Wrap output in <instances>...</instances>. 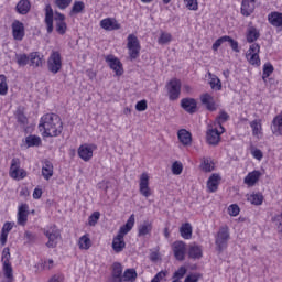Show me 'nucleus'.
<instances>
[{"mask_svg": "<svg viewBox=\"0 0 282 282\" xmlns=\"http://www.w3.org/2000/svg\"><path fill=\"white\" fill-rule=\"evenodd\" d=\"M44 138H58L63 133V120L56 113L44 115L39 124Z\"/></svg>", "mask_w": 282, "mask_h": 282, "instance_id": "obj_1", "label": "nucleus"}, {"mask_svg": "<svg viewBox=\"0 0 282 282\" xmlns=\"http://www.w3.org/2000/svg\"><path fill=\"white\" fill-rule=\"evenodd\" d=\"M10 248H4L2 251V272L3 279L2 282H14V271L12 269V263L10 262Z\"/></svg>", "mask_w": 282, "mask_h": 282, "instance_id": "obj_2", "label": "nucleus"}, {"mask_svg": "<svg viewBox=\"0 0 282 282\" xmlns=\"http://www.w3.org/2000/svg\"><path fill=\"white\" fill-rule=\"evenodd\" d=\"M228 241H230V228L228 226H221L215 236L216 250L221 254L228 248Z\"/></svg>", "mask_w": 282, "mask_h": 282, "instance_id": "obj_3", "label": "nucleus"}, {"mask_svg": "<svg viewBox=\"0 0 282 282\" xmlns=\"http://www.w3.org/2000/svg\"><path fill=\"white\" fill-rule=\"evenodd\" d=\"M47 70L51 74H58L61 69H63V57L61 56V52L52 51L51 55L46 62Z\"/></svg>", "mask_w": 282, "mask_h": 282, "instance_id": "obj_4", "label": "nucleus"}, {"mask_svg": "<svg viewBox=\"0 0 282 282\" xmlns=\"http://www.w3.org/2000/svg\"><path fill=\"white\" fill-rule=\"evenodd\" d=\"M45 237L48 239L46 242L47 248H56L58 239H61V229L56 225L48 226L43 229Z\"/></svg>", "mask_w": 282, "mask_h": 282, "instance_id": "obj_5", "label": "nucleus"}, {"mask_svg": "<svg viewBox=\"0 0 282 282\" xmlns=\"http://www.w3.org/2000/svg\"><path fill=\"white\" fill-rule=\"evenodd\" d=\"M130 61H135V58L140 57V50L142 47L140 46V40H138V36L130 34L128 35V44H127Z\"/></svg>", "mask_w": 282, "mask_h": 282, "instance_id": "obj_6", "label": "nucleus"}, {"mask_svg": "<svg viewBox=\"0 0 282 282\" xmlns=\"http://www.w3.org/2000/svg\"><path fill=\"white\" fill-rule=\"evenodd\" d=\"M261 52V46L258 43L250 45L249 50L246 53V58L249 65H256L259 67L261 65V58H259V53Z\"/></svg>", "mask_w": 282, "mask_h": 282, "instance_id": "obj_7", "label": "nucleus"}, {"mask_svg": "<svg viewBox=\"0 0 282 282\" xmlns=\"http://www.w3.org/2000/svg\"><path fill=\"white\" fill-rule=\"evenodd\" d=\"M166 89L169 99L177 100L180 98V94H182V82L177 78H174L166 84Z\"/></svg>", "mask_w": 282, "mask_h": 282, "instance_id": "obj_8", "label": "nucleus"}, {"mask_svg": "<svg viewBox=\"0 0 282 282\" xmlns=\"http://www.w3.org/2000/svg\"><path fill=\"white\" fill-rule=\"evenodd\" d=\"M10 176L13 180H25L28 177V172L21 169V161L17 158L11 161Z\"/></svg>", "mask_w": 282, "mask_h": 282, "instance_id": "obj_9", "label": "nucleus"}, {"mask_svg": "<svg viewBox=\"0 0 282 282\" xmlns=\"http://www.w3.org/2000/svg\"><path fill=\"white\" fill-rule=\"evenodd\" d=\"M96 149H98L96 144H82L78 148V155L82 160H84V162H89V160L94 158V151H96Z\"/></svg>", "mask_w": 282, "mask_h": 282, "instance_id": "obj_10", "label": "nucleus"}, {"mask_svg": "<svg viewBox=\"0 0 282 282\" xmlns=\"http://www.w3.org/2000/svg\"><path fill=\"white\" fill-rule=\"evenodd\" d=\"M12 36L14 41H23L25 39V24L19 20H14L11 24Z\"/></svg>", "mask_w": 282, "mask_h": 282, "instance_id": "obj_11", "label": "nucleus"}, {"mask_svg": "<svg viewBox=\"0 0 282 282\" xmlns=\"http://www.w3.org/2000/svg\"><path fill=\"white\" fill-rule=\"evenodd\" d=\"M105 61L109 65L110 69L116 73L117 76H122V62H120L118 57H116L115 55H107Z\"/></svg>", "mask_w": 282, "mask_h": 282, "instance_id": "obj_12", "label": "nucleus"}, {"mask_svg": "<svg viewBox=\"0 0 282 282\" xmlns=\"http://www.w3.org/2000/svg\"><path fill=\"white\" fill-rule=\"evenodd\" d=\"M172 250L176 261H184L186 259V243L184 241L173 242Z\"/></svg>", "mask_w": 282, "mask_h": 282, "instance_id": "obj_13", "label": "nucleus"}, {"mask_svg": "<svg viewBox=\"0 0 282 282\" xmlns=\"http://www.w3.org/2000/svg\"><path fill=\"white\" fill-rule=\"evenodd\" d=\"M44 11V23L46 25V31L47 34H52L54 32V9H52L51 4H46Z\"/></svg>", "mask_w": 282, "mask_h": 282, "instance_id": "obj_14", "label": "nucleus"}, {"mask_svg": "<svg viewBox=\"0 0 282 282\" xmlns=\"http://www.w3.org/2000/svg\"><path fill=\"white\" fill-rule=\"evenodd\" d=\"M221 133L224 132H219L217 128H209L206 132L207 144H210V147H217L221 141Z\"/></svg>", "mask_w": 282, "mask_h": 282, "instance_id": "obj_15", "label": "nucleus"}, {"mask_svg": "<svg viewBox=\"0 0 282 282\" xmlns=\"http://www.w3.org/2000/svg\"><path fill=\"white\" fill-rule=\"evenodd\" d=\"M139 192L143 197H151V187H149L148 173H142L140 176Z\"/></svg>", "mask_w": 282, "mask_h": 282, "instance_id": "obj_16", "label": "nucleus"}, {"mask_svg": "<svg viewBox=\"0 0 282 282\" xmlns=\"http://www.w3.org/2000/svg\"><path fill=\"white\" fill-rule=\"evenodd\" d=\"M133 226H135V215L132 214L127 223L120 227L117 237H120L121 239H124V235H128V232H131L133 230Z\"/></svg>", "mask_w": 282, "mask_h": 282, "instance_id": "obj_17", "label": "nucleus"}, {"mask_svg": "<svg viewBox=\"0 0 282 282\" xmlns=\"http://www.w3.org/2000/svg\"><path fill=\"white\" fill-rule=\"evenodd\" d=\"M181 107L187 113H197V100L195 98H183L181 100Z\"/></svg>", "mask_w": 282, "mask_h": 282, "instance_id": "obj_18", "label": "nucleus"}, {"mask_svg": "<svg viewBox=\"0 0 282 282\" xmlns=\"http://www.w3.org/2000/svg\"><path fill=\"white\" fill-rule=\"evenodd\" d=\"M100 28H102V30H107L108 32H111L113 30H120L121 25L120 23H118L117 19L106 18L100 21Z\"/></svg>", "mask_w": 282, "mask_h": 282, "instance_id": "obj_19", "label": "nucleus"}, {"mask_svg": "<svg viewBox=\"0 0 282 282\" xmlns=\"http://www.w3.org/2000/svg\"><path fill=\"white\" fill-rule=\"evenodd\" d=\"M200 102L202 105H205L207 111H217V105L215 104V98L210 94L205 93L200 95Z\"/></svg>", "mask_w": 282, "mask_h": 282, "instance_id": "obj_20", "label": "nucleus"}, {"mask_svg": "<svg viewBox=\"0 0 282 282\" xmlns=\"http://www.w3.org/2000/svg\"><path fill=\"white\" fill-rule=\"evenodd\" d=\"M257 0H242L240 12L242 17H250L254 12Z\"/></svg>", "mask_w": 282, "mask_h": 282, "instance_id": "obj_21", "label": "nucleus"}, {"mask_svg": "<svg viewBox=\"0 0 282 282\" xmlns=\"http://www.w3.org/2000/svg\"><path fill=\"white\" fill-rule=\"evenodd\" d=\"M42 176L48 182L54 177V164L50 160H44L42 164Z\"/></svg>", "mask_w": 282, "mask_h": 282, "instance_id": "obj_22", "label": "nucleus"}, {"mask_svg": "<svg viewBox=\"0 0 282 282\" xmlns=\"http://www.w3.org/2000/svg\"><path fill=\"white\" fill-rule=\"evenodd\" d=\"M57 18L55 19V30L57 34H65L67 32V23L65 22V14L56 12Z\"/></svg>", "mask_w": 282, "mask_h": 282, "instance_id": "obj_23", "label": "nucleus"}, {"mask_svg": "<svg viewBox=\"0 0 282 282\" xmlns=\"http://www.w3.org/2000/svg\"><path fill=\"white\" fill-rule=\"evenodd\" d=\"M153 232V223L149 220H144L138 227V237H147V235H151Z\"/></svg>", "mask_w": 282, "mask_h": 282, "instance_id": "obj_24", "label": "nucleus"}, {"mask_svg": "<svg viewBox=\"0 0 282 282\" xmlns=\"http://www.w3.org/2000/svg\"><path fill=\"white\" fill-rule=\"evenodd\" d=\"M219 182H221V176L219 174H213L207 181V188L209 193H216L219 188Z\"/></svg>", "mask_w": 282, "mask_h": 282, "instance_id": "obj_25", "label": "nucleus"}, {"mask_svg": "<svg viewBox=\"0 0 282 282\" xmlns=\"http://www.w3.org/2000/svg\"><path fill=\"white\" fill-rule=\"evenodd\" d=\"M268 21L273 28H282V13L276 11L269 13Z\"/></svg>", "mask_w": 282, "mask_h": 282, "instance_id": "obj_26", "label": "nucleus"}, {"mask_svg": "<svg viewBox=\"0 0 282 282\" xmlns=\"http://www.w3.org/2000/svg\"><path fill=\"white\" fill-rule=\"evenodd\" d=\"M177 137H178L181 144H183L184 147H188L193 142L191 132H188L186 129L180 130L177 132Z\"/></svg>", "mask_w": 282, "mask_h": 282, "instance_id": "obj_27", "label": "nucleus"}, {"mask_svg": "<svg viewBox=\"0 0 282 282\" xmlns=\"http://www.w3.org/2000/svg\"><path fill=\"white\" fill-rule=\"evenodd\" d=\"M28 204H22L19 207V212H18V224L20 226H25V224H28Z\"/></svg>", "mask_w": 282, "mask_h": 282, "instance_id": "obj_28", "label": "nucleus"}, {"mask_svg": "<svg viewBox=\"0 0 282 282\" xmlns=\"http://www.w3.org/2000/svg\"><path fill=\"white\" fill-rule=\"evenodd\" d=\"M127 248V242H124V238H121L120 236H116L112 239V250L117 253L122 252Z\"/></svg>", "mask_w": 282, "mask_h": 282, "instance_id": "obj_29", "label": "nucleus"}, {"mask_svg": "<svg viewBox=\"0 0 282 282\" xmlns=\"http://www.w3.org/2000/svg\"><path fill=\"white\" fill-rule=\"evenodd\" d=\"M260 177H261V172L253 171L245 177V184H247V186H254V184L259 182Z\"/></svg>", "mask_w": 282, "mask_h": 282, "instance_id": "obj_30", "label": "nucleus"}, {"mask_svg": "<svg viewBox=\"0 0 282 282\" xmlns=\"http://www.w3.org/2000/svg\"><path fill=\"white\" fill-rule=\"evenodd\" d=\"M259 36H261V33L257 28L249 26L247 30V43H254V41L259 40Z\"/></svg>", "mask_w": 282, "mask_h": 282, "instance_id": "obj_31", "label": "nucleus"}, {"mask_svg": "<svg viewBox=\"0 0 282 282\" xmlns=\"http://www.w3.org/2000/svg\"><path fill=\"white\" fill-rule=\"evenodd\" d=\"M204 251L202 250V247L198 245H192L189 246L188 250V257L189 259H202Z\"/></svg>", "mask_w": 282, "mask_h": 282, "instance_id": "obj_32", "label": "nucleus"}, {"mask_svg": "<svg viewBox=\"0 0 282 282\" xmlns=\"http://www.w3.org/2000/svg\"><path fill=\"white\" fill-rule=\"evenodd\" d=\"M30 8H32V4L29 0H20L15 7V10L19 14H28V12H30Z\"/></svg>", "mask_w": 282, "mask_h": 282, "instance_id": "obj_33", "label": "nucleus"}, {"mask_svg": "<svg viewBox=\"0 0 282 282\" xmlns=\"http://www.w3.org/2000/svg\"><path fill=\"white\" fill-rule=\"evenodd\" d=\"M29 63L31 67H41V65H43V59L41 58V54L39 52L30 53Z\"/></svg>", "mask_w": 282, "mask_h": 282, "instance_id": "obj_34", "label": "nucleus"}, {"mask_svg": "<svg viewBox=\"0 0 282 282\" xmlns=\"http://www.w3.org/2000/svg\"><path fill=\"white\" fill-rule=\"evenodd\" d=\"M180 232L183 239H191L193 237V226L189 223H185L180 227Z\"/></svg>", "mask_w": 282, "mask_h": 282, "instance_id": "obj_35", "label": "nucleus"}, {"mask_svg": "<svg viewBox=\"0 0 282 282\" xmlns=\"http://www.w3.org/2000/svg\"><path fill=\"white\" fill-rule=\"evenodd\" d=\"M263 199L264 197L261 193H253L247 197V202H250L253 206H261V204H263Z\"/></svg>", "mask_w": 282, "mask_h": 282, "instance_id": "obj_36", "label": "nucleus"}, {"mask_svg": "<svg viewBox=\"0 0 282 282\" xmlns=\"http://www.w3.org/2000/svg\"><path fill=\"white\" fill-rule=\"evenodd\" d=\"M121 276L123 282H134L138 279V272L135 269H127Z\"/></svg>", "mask_w": 282, "mask_h": 282, "instance_id": "obj_37", "label": "nucleus"}, {"mask_svg": "<svg viewBox=\"0 0 282 282\" xmlns=\"http://www.w3.org/2000/svg\"><path fill=\"white\" fill-rule=\"evenodd\" d=\"M15 63L19 67H25L30 63V55L25 53L15 54Z\"/></svg>", "mask_w": 282, "mask_h": 282, "instance_id": "obj_38", "label": "nucleus"}, {"mask_svg": "<svg viewBox=\"0 0 282 282\" xmlns=\"http://www.w3.org/2000/svg\"><path fill=\"white\" fill-rule=\"evenodd\" d=\"M200 169L205 173L214 171L215 166L213 165V160L210 158H203Z\"/></svg>", "mask_w": 282, "mask_h": 282, "instance_id": "obj_39", "label": "nucleus"}, {"mask_svg": "<svg viewBox=\"0 0 282 282\" xmlns=\"http://www.w3.org/2000/svg\"><path fill=\"white\" fill-rule=\"evenodd\" d=\"M274 74V66L271 63H265L262 69V80H268Z\"/></svg>", "mask_w": 282, "mask_h": 282, "instance_id": "obj_40", "label": "nucleus"}, {"mask_svg": "<svg viewBox=\"0 0 282 282\" xmlns=\"http://www.w3.org/2000/svg\"><path fill=\"white\" fill-rule=\"evenodd\" d=\"M78 245L80 250H89V248H91V239L89 238V235L82 236Z\"/></svg>", "mask_w": 282, "mask_h": 282, "instance_id": "obj_41", "label": "nucleus"}, {"mask_svg": "<svg viewBox=\"0 0 282 282\" xmlns=\"http://www.w3.org/2000/svg\"><path fill=\"white\" fill-rule=\"evenodd\" d=\"M83 10H85V2L83 1H75L72 10L69 12L70 17H74V14H80V12H83Z\"/></svg>", "mask_w": 282, "mask_h": 282, "instance_id": "obj_42", "label": "nucleus"}, {"mask_svg": "<svg viewBox=\"0 0 282 282\" xmlns=\"http://www.w3.org/2000/svg\"><path fill=\"white\" fill-rule=\"evenodd\" d=\"M230 116L226 111H221L220 115L217 117L216 122L220 127L221 133H224L225 131L221 124H224V122H228Z\"/></svg>", "mask_w": 282, "mask_h": 282, "instance_id": "obj_43", "label": "nucleus"}, {"mask_svg": "<svg viewBox=\"0 0 282 282\" xmlns=\"http://www.w3.org/2000/svg\"><path fill=\"white\" fill-rule=\"evenodd\" d=\"M8 95V77L0 75V96Z\"/></svg>", "mask_w": 282, "mask_h": 282, "instance_id": "obj_44", "label": "nucleus"}, {"mask_svg": "<svg viewBox=\"0 0 282 282\" xmlns=\"http://www.w3.org/2000/svg\"><path fill=\"white\" fill-rule=\"evenodd\" d=\"M209 85L212 89H215L216 91H221V79L217 77L216 75H213L209 80Z\"/></svg>", "mask_w": 282, "mask_h": 282, "instance_id": "obj_45", "label": "nucleus"}, {"mask_svg": "<svg viewBox=\"0 0 282 282\" xmlns=\"http://www.w3.org/2000/svg\"><path fill=\"white\" fill-rule=\"evenodd\" d=\"M28 147H41V138L37 135H29L25 138Z\"/></svg>", "mask_w": 282, "mask_h": 282, "instance_id": "obj_46", "label": "nucleus"}, {"mask_svg": "<svg viewBox=\"0 0 282 282\" xmlns=\"http://www.w3.org/2000/svg\"><path fill=\"white\" fill-rule=\"evenodd\" d=\"M250 127L252 129V135H259L262 131L261 120L259 119L251 121Z\"/></svg>", "mask_w": 282, "mask_h": 282, "instance_id": "obj_47", "label": "nucleus"}, {"mask_svg": "<svg viewBox=\"0 0 282 282\" xmlns=\"http://www.w3.org/2000/svg\"><path fill=\"white\" fill-rule=\"evenodd\" d=\"M173 41V36L171 33L162 32L160 37L158 39L159 45H166V43H171Z\"/></svg>", "mask_w": 282, "mask_h": 282, "instance_id": "obj_48", "label": "nucleus"}, {"mask_svg": "<svg viewBox=\"0 0 282 282\" xmlns=\"http://www.w3.org/2000/svg\"><path fill=\"white\" fill-rule=\"evenodd\" d=\"M122 264L120 262H115L111 267V276H122Z\"/></svg>", "mask_w": 282, "mask_h": 282, "instance_id": "obj_49", "label": "nucleus"}, {"mask_svg": "<svg viewBox=\"0 0 282 282\" xmlns=\"http://www.w3.org/2000/svg\"><path fill=\"white\" fill-rule=\"evenodd\" d=\"M186 267H180L177 271L174 272L173 274V280L174 281H182V278L186 275Z\"/></svg>", "mask_w": 282, "mask_h": 282, "instance_id": "obj_50", "label": "nucleus"}, {"mask_svg": "<svg viewBox=\"0 0 282 282\" xmlns=\"http://www.w3.org/2000/svg\"><path fill=\"white\" fill-rule=\"evenodd\" d=\"M54 3L59 10H67L72 6V0H54Z\"/></svg>", "mask_w": 282, "mask_h": 282, "instance_id": "obj_51", "label": "nucleus"}, {"mask_svg": "<svg viewBox=\"0 0 282 282\" xmlns=\"http://www.w3.org/2000/svg\"><path fill=\"white\" fill-rule=\"evenodd\" d=\"M182 171H184V165H182V163H180L178 161H175L172 164V173H173V175H182Z\"/></svg>", "mask_w": 282, "mask_h": 282, "instance_id": "obj_52", "label": "nucleus"}, {"mask_svg": "<svg viewBox=\"0 0 282 282\" xmlns=\"http://www.w3.org/2000/svg\"><path fill=\"white\" fill-rule=\"evenodd\" d=\"M226 43H229L234 52H239V42L235 41L232 37L226 35Z\"/></svg>", "mask_w": 282, "mask_h": 282, "instance_id": "obj_53", "label": "nucleus"}, {"mask_svg": "<svg viewBox=\"0 0 282 282\" xmlns=\"http://www.w3.org/2000/svg\"><path fill=\"white\" fill-rule=\"evenodd\" d=\"M98 219H100V213L94 212L88 218V224L90 226H95L96 224H98Z\"/></svg>", "mask_w": 282, "mask_h": 282, "instance_id": "obj_54", "label": "nucleus"}, {"mask_svg": "<svg viewBox=\"0 0 282 282\" xmlns=\"http://www.w3.org/2000/svg\"><path fill=\"white\" fill-rule=\"evenodd\" d=\"M185 6L188 10H198L199 9V4L197 3V0H184Z\"/></svg>", "mask_w": 282, "mask_h": 282, "instance_id": "obj_55", "label": "nucleus"}, {"mask_svg": "<svg viewBox=\"0 0 282 282\" xmlns=\"http://www.w3.org/2000/svg\"><path fill=\"white\" fill-rule=\"evenodd\" d=\"M226 35L219 37L218 40L215 41V43L212 46V50L214 52H217V50H219V47H221V45H224V43H226Z\"/></svg>", "mask_w": 282, "mask_h": 282, "instance_id": "obj_56", "label": "nucleus"}, {"mask_svg": "<svg viewBox=\"0 0 282 282\" xmlns=\"http://www.w3.org/2000/svg\"><path fill=\"white\" fill-rule=\"evenodd\" d=\"M228 213L231 217H237V215H239L240 209H239V205L237 204H232L228 207Z\"/></svg>", "mask_w": 282, "mask_h": 282, "instance_id": "obj_57", "label": "nucleus"}, {"mask_svg": "<svg viewBox=\"0 0 282 282\" xmlns=\"http://www.w3.org/2000/svg\"><path fill=\"white\" fill-rule=\"evenodd\" d=\"M24 239L26 240V243H34V241H36V235L32 234V231H25Z\"/></svg>", "mask_w": 282, "mask_h": 282, "instance_id": "obj_58", "label": "nucleus"}, {"mask_svg": "<svg viewBox=\"0 0 282 282\" xmlns=\"http://www.w3.org/2000/svg\"><path fill=\"white\" fill-rule=\"evenodd\" d=\"M15 118L20 124H28V117L23 112L18 111Z\"/></svg>", "mask_w": 282, "mask_h": 282, "instance_id": "obj_59", "label": "nucleus"}, {"mask_svg": "<svg viewBox=\"0 0 282 282\" xmlns=\"http://www.w3.org/2000/svg\"><path fill=\"white\" fill-rule=\"evenodd\" d=\"M41 268L43 270H52V268H54V260H46V261L42 262Z\"/></svg>", "mask_w": 282, "mask_h": 282, "instance_id": "obj_60", "label": "nucleus"}, {"mask_svg": "<svg viewBox=\"0 0 282 282\" xmlns=\"http://www.w3.org/2000/svg\"><path fill=\"white\" fill-rule=\"evenodd\" d=\"M147 107H148L147 100H141L135 105L137 111H147Z\"/></svg>", "mask_w": 282, "mask_h": 282, "instance_id": "obj_61", "label": "nucleus"}, {"mask_svg": "<svg viewBox=\"0 0 282 282\" xmlns=\"http://www.w3.org/2000/svg\"><path fill=\"white\" fill-rule=\"evenodd\" d=\"M199 281V274H191L185 278L184 282H197Z\"/></svg>", "mask_w": 282, "mask_h": 282, "instance_id": "obj_62", "label": "nucleus"}, {"mask_svg": "<svg viewBox=\"0 0 282 282\" xmlns=\"http://www.w3.org/2000/svg\"><path fill=\"white\" fill-rule=\"evenodd\" d=\"M252 155L256 158V160H263V152H261L259 149L253 150Z\"/></svg>", "mask_w": 282, "mask_h": 282, "instance_id": "obj_63", "label": "nucleus"}, {"mask_svg": "<svg viewBox=\"0 0 282 282\" xmlns=\"http://www.w3.org/2000/svg\"><path fill=\"white\" fill-rule=\"evenodd\" d=\"M108 282H123L122 275H111Z\"/></svg>", "mask_w": 282, "mask_h": 282, "instance_id": "obj_64", "label": "nucleus"}]
</instances>
